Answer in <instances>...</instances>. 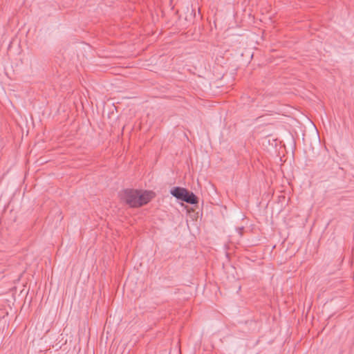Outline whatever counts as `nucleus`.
Here are the masks:
<instances>
[{"instance_id":"f257e3e1","label":"nucleus","mask_w":354,"mask_h":354,"mask_svg":"<svg viewBox=\"0 0 354 354\" xmlns=\"http://www.w3.org/2000/svg\"><path fill=\"white\" fill-rule=\"evenodd\" d=\"M121 200L130 207H137L147 204L151 198V194L148 192H142L132 189H126L120 193Z\"/></svg>"},{"instance_id":"7ed1b4c3","label":"nucleus","mask_w":354,"mask_h":354,"mask_svg":"<svg viewBox=\"0 0 354 354\" xmlns=\"http://www.w3.org/2000/svg\"><path fill=\"white\" fill-rule=\"evenodd\" d=\"M182 201H185L187 203L194 205L198 203V199L193 192H189L187 190V194L183 198Z\"/></svg>"},{"instance_id":"f03ea898","label":"nucleus","mask_w":354,"mask_h":354,"mask_svg":"<svg viewBox=\"0 0 354 354\" xmlns=\"http://www.w3.org/2000/svg\"><path fill=\"white\" fill-rule=\"evenodd\" d=\"M170 194L177 199L182 201L187 194V189L183 187H175L171 189Z\"/></svg>"},{"instance_id":"39448f33","label":"nucleus","mask_w":354,"mask_h":354,"mask_svg":"<svg viewBox=\"0 0 354 354\" xmlns=\"http://www.w3.org/2000/svg\"><path fill=\"white\" fill-rule=\"evenodd\" d=\"M236 230H237V232H238L240 235H241V234H242V231L243 230V227H239V228H237V229H236Z\"/></svg>"},{"instance_id":"20e7f679","label":"nucleus","mask_w":354,"mask_h":354,"mask_svg":"<svg viewBox=\"0 0 354 354\" xmlns=\"http://www.w3.org/2000/svg\"><path fill=\"white\" fill-rule=\"evenodd\" d=\"M289 148L286 149V147L285 146L286 153L287 155L291 153L292 155H294L295 153V142L292 139L289 142Z\"/></svg>"}]
</instances>
